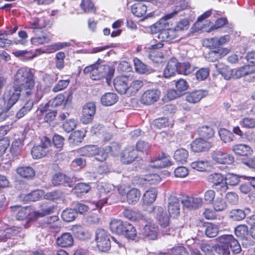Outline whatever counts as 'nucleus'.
I'll list each match as a JSON object with an SVG mask.
<instances>
[{
  "mask_svg": "<svg viewBox=\"0 0 255 255\" xmlns=\"http://www.w3.org/2000/svg\"><path fill=\"white\" fill-rule=\"evenodd\" d=\"M70 83L69 80H60L53 87L52 91L54 92H58L67 88Z\"/></svg>",
  "mask_w": 255,
  "mask_h": 255,
  "instance_id": "nucleus-63",
  "label": "nucleus"
},
{
  "mask_svg": "<svg viewBox=\"0 0 255 255\" xmlns=\"http://www.w3.org/2000/svg\"><path fill=\"white\" fill-rule=\"evenodd\" d=\"M84 137V133L81 130H76L73 132L70 136V140H72L74 143L81 142Z\"/></svg>",
  "mask_w": 255,
  "mask_h": 255,
  "instance_id": "nucleus-57",
  "label": "nucleus"
},
{
  "mask_svg": "<svg viewBox=\"0 0 255 255\" xmlns=\"http://www.w3.org/2000/svg\"><path fill=\"white\" fill-rule=\"evenodd\" d=\"M80 7L85 13L95 12L96 7L91 0H82Z\"/></svg>",
  "mask_w": 255,
  "mask_h": 255,
  "instance_id": "nucleus-39",
  "label": "nucleus"
},
{
  "mask_svg": "<svg viewBox=\"0 0 255 255\" xmlns=\"http://www.w3.org/2000/svg\"><path fill=\"white\" fill-rule=\"evenodd\" d=\"M77 215V212L74 209H66L61 214V217L66 222H70L74 221Z\"/></svg>",
  "mask_w": 255,
  "mask_h": 255,
  "instance_id": "nucleus-43",
  "label": "nucleus"
},
{
  "mask_svg": "<svg viewBox=\"0 0 255 255\" xmlns=\"http://www.w3.org/2000/svg\"><path fill=\"white\" fill-rule=\"evenodd\" d=\"M212 146V145L210 142L202 138H196L191 144V149L194 152L207 151Z\"/></svg>",
  "mask_w": 255,
  "mask_h": 255,
  "instance_id": "nucleus-11",
  "label": "nucleus"
},
{
  "mask_svg": "<svg viewBox=\"0 0 255 255\" xmlns=\"http://www.w3.org/2000/svg\"><path fill=\"white\" fill-rule=\"evenodd\" d=\"M212 158L215 162L219 164H231L234 161V158L232 155L220 150L213 151Z\"/></svg>",
  "mask_w": 255,
  "mask_h": 255,
  "instance_id": "nucleus-8",
  "label": "nucleus"
},
{
  "mask_svg": "<svg viewBox=\"0 0 255 255\" xmlns=\"http://www.w3.org/2000/svg\"><path fill=\"white\" fill-rule=\"evenodd\" d=\"M193 71L190 64L188 62H184L178 66V73L186 75L190 74Z\"/></svg>",
  "mask_w": 255,
  "mask_h": 255,
  "instance_id": "nucleus-55",
  "label": "nucleus"
},
{
  "mask_svg": "<svg viewBox=\"0 0 255 255\" xmlns=\"http://www.w3.org/2000/svg\"><path fill=\"white\" fill-rule=\"evenodd\" d=\"M209 74V69L207 68H202L200 69L196 73V76L198 80H204L206 79Z\"/></svg>",
  "mask_w": 255,
  "mask_h": 255,
  "instance_id": "nucleus-62",
  "label": "nucleus"
},
{
  "mask_svg": "<svg viewBox=\"0 0 255 255\" xmlns=\"http://www.w3.org/2000/svg\"><path fill=\"white\" fill-rule=\"evenodd\" d=\"M236 235L241 239H246L248 235V229L246 225H241L238 226L235 229Z\"/></svg>",
  "mask_w": 255,
  "mask_h": 255,
  "instance_id": "nucleus-45",
  "label": "nucleus"
},
{
  "mask_svg": "<svg viewBox=\"0 0 255 255\" xmlns=\"http://www.w3.org/2000/svg\"><path fill=\"white\" fill-rule=\"evenodd\" d=\"M158 233V226L153 223H148L144 226L143 234L149 240H156Z\"/></svg>",
  "mask_w": 255,
  "mask_h": 255,
  "instance_id": "nucleus-17",
  "label": "nucleus"
},
{
  "mask_svg": "<svg viewBox=\"0 0 255 255\" xmlns=\"http://www.w3.org/2000/svg\"><path fill=\"white\" fill-rule=\"evenodd\" d=\"M17 173L21 177L25 178H31L34 176L35 171L30 166H22L17 168Z\"/></svg>",
  "mask_w": 255,
  "mask_h": 255,
  "instance_id": "nucleus-35",
  "label": "nucleus"
},
{
  "mask_svg": "<svg viewBox=\"0 0 255 255\" xmlns=\"http://www.w3.org/2000/svg\"><path fill=\"white\" fill-rule=\"evenodd\" d=\"M232 150L235 154L242 156L248 155L252 152L250 146L243 144L234 145L232 147Z\"/></svg>",
  "mask_w": 255,
  "mask_h": 255,
  "instance_id": "nucleus-31",
  "label": "nucleus"
},
{
  "mask_svg": "<svg viewBox=\"0 0 255 255\" xmlns=\"http://www.w3.org/2000/svg\"><path fill=\"white\" fill-rule=\"evenodd\" d=\"M18 229L13 227L4 230L2 235L0 236V241L5 242L7 239L11 238L13 236L16 235L19 232Z\"/></svg>",
  "mask_w": 255,
  "mask_h": 255,
  "instance_id": "nucleus-46",
  "label": "nucleus"
},
{
  "mask_svg": "<svg viewBox=\"0 0 255 255\" xmlns=\"http://www.w3.org/2000/svg\"><path fill=\"white\" fill-rule=\"evenodd\" d=\"M34 35L31 38L30 41L32 44L39 45L48 43L50 40L49 36L42 30H39L37 32H33Z\"/></svg>",
  "mask_w": 255,
  "mask_h": 255,
  "instance_id": "nucleus-15",
  "label": "nucleus"
},
{
  "mask_svg": "<svg viewBox=\"0 0 255 255\" xmlns=\"http://www.w3.org/2000/svg\"><path fill=\"white\" fill-rule=\"evenodd\" d=\"M96 105L93 102L88 103L84 106L80 119L83 124L86 125L92 122L96 113Z\"/></svg>",
  "mask_w": 255,
  "mask_h": 255,
  "instance_id": "nucleus-7",
  "label": "nucleus"
},
{
  "mask_svg": "<svg viewBox=\"0 0 255 255\" xmlns=\"http://www.w3.org/2000/svg\"><path fill=\"white\" fill-rule=\"evenodd\" d=\"M191 166L198 171H204L208 168V162L207 160H198L192 162Z\"/></svg>",
  "mask_w": 255,
  "mask_h": 255,
  "instance_id": "nucleus-48",
  "label": "nucleus"
},
{
  "mask_svg": "<svg viewBox=\"0 0 255 255\" xmlns=\"http://www.w3.org/2000/svg\"><path fill=\"white\" fill-rule=\"evenodd\" d=\"M178 62L175 58L171 59L167 63L164 71V76L169 78L173 76L176 72H178Z\"/></svg>",
  "mask_w": 255,
  "mask_h": 255,
  "instance_id": "nucleus-21",
  "label": "nucleus"
},
{
  "mask_svg": "<svg viewBox=\"0 0 255 255\" xmlns=\"http://www.w3.org/2000/svg\"><path fill=\"white\" fill-rule=\"evenodd\" d=\"M219 244L230 248L235 254L241 252V247L238 241L231 235H224L217 238Z\"/></svg>",
  "mask_w": 255,
  "mask_h": 255,
  "instance_id": "nucleus-4",
  "label": "nucleus"
},
{
  "mask_svg": "<svg viewBox=\"0 0 255 255\" xmlns=\"http://www.w3.org/2000/svg\"><path fill=\"white\" fill-rule=\"evenodd\" d=\"M153 212L155 218L161 227L166 228L168 226L170 219L169 215L162 207L156 206L154 208Z\"/></svg>",
  "mask_w": 255,
  "mask_h": 255,
  "instance_id": "nucleus-9",
  "label": "nucleus"
},
{
  "mask_svg": "<svg viewBox=\"0 0 255 255\" xmlns=\"http://www.w3.org/2000/svg\"><path fill=\"white\" fill-rule=\"evenodd\" d=\"M143 82L141 80H136L133 81L128 86V92L131 96L134 95L143 86Z\"/></svg>",
  "mask_w": 255,
  "mask_h": 255,
  "instance_id": "nucleus-49",
  "label": "nucleus"
},
{
  "mask_svg": "<svg viewBox=\"0 0 255 255\" xmlns=\"http://www.w3.org/2000/svg\"><path fill=\"white\" fill-rule=\"evenodd\" d=\"M168 23L163 21V20H160L159 21L156 22L153 24L150 28L151 31L153 33L160 34L162 30L165 29V28L167 27Z\"/></svg>",
  "mask_w": 255,
  "mask_h": 255,
  "instance_id": "nucleus-50",
  "label": "nucleus"
},
{
  "mask_svg": "<svg viewBox=\"0 0 255 255\" xmlns=\"http://www.w3.org/2000/svg\"><path fill=\"white\" fill-rule=\"evenodd\" d=\"M240 124L245 128H255V119L252 118L246 117L240 122Z\"/></svg>",
  "mask_w": 255,
  "mask_h": 255,
  "instance_id": "nucleus-56",
  "label": "nucleus"
},
{
  "mask_svg": "<svg viewBox=\"0 0 255 255\" xmlns=\"http://www.w3.org/2000/svg\"><path fill=\"white\" fill-rule=\"evenodd\" d=\"M73 237L68 233H63L56 239V244L62 248L71 247L73 245Z\"/></svg>",
  "mask_w": 255,
  "mask_h": 255,
  "instance_id": "nucleus-20",
  "label": "nucleus"
},
{
  "mask_svg": "<svg viewBox=\"0 0 255 255\" xmlns=\"http://www.w3.org/2000/svg\"><path fill=\"white\" fill-rule=\"evenodd\" d=\"M160 91L156 89H150L144 92L141 96V102L144 105H151L156 102L159 98Z\"/></svg>",
  "mask_w": 255,
  "mask_h": 255,
  "instance_id": "nucleus-10",
  "label": "nucleus"
},
{
  "mask_svg": "<svg viewBox=\"0 0 255 255\" xmlns=\"http://www.w3.org/2000/svg\"><path fill=\"white\" fill-rule=\"evenodd\" d=\"M207 180L213 185H221L222 191H226L228 186L224 184L225 177L220 173H213L208 176Z\"/></svg>",
  "mask_w": 255,
  "mask_h": 255,
  "instance_id": "nucleus-19",
  "label": "nucleus"
},
{
  "mask_svg": "<svg viewBox=\"0 0 255 255\" xmlns=\"http://www.w3.org/2000/svg\"><path fill=\"white\" fill-rule=\"evenodd\" d=\"M168 212L170 216L174 217L177 216L180 213V204L178 199L175 196H171L169 198L168 205Z\"/></svg>",
  "mask_w": 255,
  "mask_h": 255,
  "instance_id": "nucleus-23",
  "label": "nucleus"
},
{
  "mask_svg": "<svg viewBox=\"0 0 255 255\" xmlns=\"http://www.w3.org/2000/svg\"><path fill=\"white\" fill-rule=\"evenodd\" d=\"M217 71L222 75V76L226 80L231 78H235V69H232L229 67L226 66L222 63H218L215 65Z\"/></svg>",
  "mask_w": 255,
  "mask_h": 255,
  "instance_id": "nucleus-14",
  "label": "nucleus"
},
{
  "mask_svg": "<svg viewBox=\"0 0 255 255\" xmlns=\"http://www.w3.org/2000/svg\"><path fill=\"white\" fill-rule=\"evenodd\" d=\"M115 88L120 94H125L128 90V77L121 76L117 77L114 81Z\"/></svg>",
  "mask_w": 255,
  "mask_h": 255,
  "instance_id": "nucleus-16",
  "label": "nucleus"
},
{
  "mask_svg": "<svg viewBox=\"0 0 255 255\" xmlns=\"http://www.w3.org/2000/svg\"><path fill=\"white\" fill-rule=\"evenodd\" d=\"M219 225L208 224L205 229L206 235L209 238L215 237L219 231Z\"/></svg>",
  "mask_w": 255,
  "mask_h": 255,
  "instance_id": "nucleus-42",
  "label": "nucleus"
},
{
  "mask_svg": "<svg viewBox=\"0 0 255 255\" xmlns=\"http://www.w3.org/2000/svg\"><path fill=\"white\" fill-rule=\"evenodd\" d=\"M133 63L135 70L139 74H149L154 71L152 69L148 68L138 58L133 59Z\"/></svg>",
  "mask_w": 255,
  "mask_h": 255,
  "instance_id": "nucleus-29",
  "label": "nucleus"
},
{
  "mask_svg": "<svg viewBox=\"0 0 255 255\" xmlns=\"http://www.w3.org/2000/svg\"><path fill=\"white\" fill-rule=\"evenodd\" d=\"M95 241L99 250L107 252L111 248L109 235L103 229H98L96 232Z\"/></svg>",
  "mask_w": 255,
  "mask_h": 255,
  "instance_id": "nucleus-3",
  "label": "nucleus"
},
{
  "mask_svg": "<svg viewBox=\"0 0 255 255\" xmlns=\"http://www.w3.org/2000/svg\"><path fill=\"white\" fill-rule=\"evenodd\" d=\"M52 183L54 186L67 184L69 187H73V179L62 173L56 174L52 177Z\"/></svg>",
  "mask_w": 255,
  "mask_h": 255,
  "instance_id": "nucleus-18",
  "label": "nucleus"
},
{
  "mask_svg": "<svg viewBox=\"0 0 255 255\" xmlns=\"http://www.w3.org/2000/svg\"><path fill=\"white\" fill-rule=\"evenodd\" d=\"M230 248L218 243L215 248V252L219 255H230Z\"/></svg>",
  "mask_w": 255,
  "mask_h": 255,
  "instance_id": "nucleus-64",
  "label": "nucleus"
},
{
  "mask_svg": "<svg viewBox=\"0 0 255 255\" xmlns=\"http://www.w3.org/2000/svg\"><path fill=\"white\" fill-rule=\"evenodd\" d=\"M179 36V33L174 28H165L160 34H158V38L162 41L169 42Z\"/></svg>",
  "mask_w": 255,
  "mask_h": 255,
  "instance_id": "nucleus-13",
  "label": "nucleus"
},
{
  "mask_svg": "<svg viewBox=\"0 0 255 255\" xmlns=\"http://www.w3.org/2000/svg\"><path fill=\"white\" fill-rule=\"evenodd\" d=\"M147 6L142 2L134 3L131 7V11L136 17H141L146 13Z\"/></svg>",
  "mask_w": 255,
  "mask_h": 255,
  "instance_id": "nucleus-30",
  "label": "nucleus"
},
{
  "mask_svg": "<svg viewBox=\"0 0 255 255\" xmlns=\"http://www.w3.org/2000/svg\"><path fill=\"white\" fill-rule=\"evenodd\" d=\"M53 210V208L44 205L42 206L41 211L34 212L33 214L35 218L42 217L45 215L51 214Z\"/></svg>",
  "mask_w": 255,
  "mask_h": 255,
  "instance_id": "nucleus-54",
  "label": "nucleus"
},
{
  "mask_svg": "<svg viewBox=\"0 0 255 255\" xmlns=\"http://www.w3.org/2000/svg\"><path fill=\"white\" fill-rule=\"evenodd\" d=\"M157 194V191L154 188H151L146 191L143 196L144 203L150 204L153 203L156 198Z\"/></svg>",
  "mask_w": 255,
  "mask_h": 255,
  "instance_id": "nucleus-36",
  "label": "nucleus"
},
{
  "mask_svg": "<svg viewBox=\"0 0 255 255\" xmlns=\"http://www.w3.org/2000/svg\"><path fill=\"white\" fill-rule=\"evenodd\" d=\"M43 195L44 192L42 190H37L24 195L23 197V201L26 202L35 201L39 200Z\"/></svg>",
  "mask_w": 255,
  "mask_h": 255,
  "instance_id": "nucleus-37",
  "label": "nucleus"
},
{
  "mask_svg": "<svg viewBox=\"0 0 255 255\" xmlns=\"http://www.w3.org/2000/svg\"><path fill=\"white\" fill-rule=\"evenodd\" d=\"M75 189L77 193L85 194L90 191L91 187L88 184L80 183L75 186Z\"/></svg>",
  "mask_w": 255,
  "mask_h": 255,
  "instance_id": "nucleus-59",
  "label": "nucleus"
},
{
  "mask_svg": "<svg viewBox=\"0 0 255 255\" xmlns=\"http://www.w3.org/2000/svg\"><path fill=\"white\" fill-rule=\"evenodd\" d=\"M33 106V101L32 100L28 101L22 108L16 113V117L20 119L23 117L32 109Z\"/></svg>",
  "mask_w": 255,
  "mask_h": 255,
  "instance_id": "nucleus-44",
  "label": "nucleus"
},
{
  "mask_svg": "<svg viewBox=\"0 0 255 255\" xmlns=\"http://www.w3.org/2000/svg\"><path fill=\"white\" fill-rule=\"evenodd\" d=\"M230 40V36L229 35H224L220 38L217 37L212 38L207 40L212 43V46L214 47H218L228 41Z\"/></svg>",
  "mask_w": 255,
  "mask_h": 255,
  "instance_id": "nucleus-47",
  "label": "nucleus"
},
{
  "mask_svg": "<svg viewBox=\"0 0 255 255\" xmlns=\"http://www.w3.org/2000/svg\"><path fill=\"white\" fill-rule=\"evenodd\" d=\"M199 133L203 137L209 138L214 135V131L212 128L208 126H204L200 128Z\"/></svg>",
  "mask_w": 255,
  "mask_h": 255,
  "instance_id": "nucleus-52",
  "label": "nucleus"
},
{
  "mask_svg": "<svg viewBox=\"0 0 255 255\" xmlns=\"http://www.w3.org/2000/svg\"><path fill=\"white\" fill-rule=\"evenodd\" d=\"M207 95L208 92L206 90H199L187 92L185 94V101L191 104H196Z\"/></svg>",
  "mask_w": 255,
  "mask_h": 255,
  "instance_id": "nucleus-12",
  "label": "nucleus"
},
{
  "mask_svg": "<svg viewBox=\"0 0 255 255\" xmlns=\"http://www.w3.org/2000/svg\"><path fill=\"white\" fill-rule=\"evenodd\" d=\"M171 165V162L168 157L163 154L151 160L150 166L153 168H163Z\"/></svg>",
  "mask_w": 255,
  "mask_h": 255,
  "instance_id": "nucleus-22",
  "label": "nucleus"
},
{
  "mask_svg": "<svg viewBox=\"0 0 255 255\" xmlns=\"http://www.w3.org/2000/svg\"><path fill=\"white\" fill-rule=\"evenodd\" d=\"M240 181L239 177L233 173H229L225 177L224 184L227 186L230 185L234 186L238 184Z\"/></svg>",
  "mask_w": 255,
  "mask_h": 255,
  "instance_id": "nucleus-51",
  "label": "nucleus"
},
{
  "mask_svg": "<svg viewBox=\"0 0 255 255\" xmlns=\"http://www.w3.org/2000/svg\"><path fill=\"white\" fill-rule=\"evenodd\" d=\"M65 53L63 52H59L55 56V67L58 69L61 70L64 67Z\"/></svg>",
  "mask_w": 255,
  "mask_h": 255,
  "instance_id": "nucleus-53",
  "label": "nucleus"
},
{
  "mask_svg": "<svg viewBox=\"0 0 255 255\" xmlns=\"http://www.w3.org/2000/svg\"><path fill=\"white\" fill-rule=\"evenodd\" d=\"M16 208L19 209L16 215V218L17 220H26V222L27 223L30 220L33 219L32 216L34 214L33 213L31 212L29 208H19L18 207Z\"/></svg>",
  "mask_w": 255,
  "mask_h": 255,
  "instance_id": "nucleus-26",
  "label": "nucleus"
},
{
  "mask_svg": "<svg viewBox=\"0 0 255 255\" xmlns=\"http://www.w3.org/2000/svg\"><path fill=\"white\" fill-rule=\"evenodd\" d=\"M150 145L148 142L144 141H138L136 143L137 150L147 154L149 151Z\"/></svg>",
  "mask_w": 255,
  "mask_h": 255,
  "instance_id": "nucleus-60",
  "label": "nucleus"
},
{
  "mask_svg": "<svg viewBox=\"0 0 255 255\" xmlns=\"http://www.w3.org/2000/svg\"><path fill=\"white\" fill-rule=\"evenodd\" d=\"M219 134L221 139L225 143L232 142L235 137L231 131L225 128H221L219 131Z\"/></svg>",
  "mask_w": 255,
  "mask_h": 255,
  "instance_id": "nucleus-41",
  "label": "nucleus"
},
{
  "mask_svg": "<svg viewBox=\"0 0 255 255\" xmlns=\"http://www.w3.org/2000/svg\"><path fill=\"white\" fill-rule=\"evenodd\" d=\"M35 85L34 70L22 67L16 72L12 89L5 92V99L7 100V105L13 106L19 98L20 93L23 92L27 96L33 94Z\"/></svg>",
  "mask_w": 255,
  "mask_h": 255,
  "instance_id": "nucleus-1",
  "label": "nucleus"
},
{
  "mask_svg": "<svg viewBox=\"0 0 255 255\" xmlns=\"http://www.w3.org/2000/svg\"><path fill=\"white\" fill-rule=\"evenodd\" d=\"M114 72L115 69L113 67L98 63L87 66L83 70V72L89 74L93 80H98L103 78L108 80L112 77Z\"/></svg>",
  "mask_w": 255,
  "mask_h": 255,
  "instance_id": "nucleus-2",
  "label": "nucleus"
},
{
  "mask_svg": "<svg viewBox=\"0 0 255 255\" xmlns=\"http://www.w3.org/2000/svg\"><path fill=\"white\" fill-rule=\"evenodd\" d=\"M227 207V204L222 198L218 197L213 204V207L215 211L220 212L224 210Z\"/></svg>",
  "mask_w": 255,
  "mask_h": 255,
  "instance_id": "nucleus-58",
  "label": "nucleus"
},
{
  "mask_svg": "<svg viewBox=\"0 0 255 255\" xmlns=\"http://www.w3.org/2000/svg\"><path fill=\"white\" fill-rule=\"evenodd\" d=\"M188 157V152L184 148L177 149L174 154L175 161L179 163L183 164L187 161Z\"/></svg>",
  "mask_w": 255,
  "mask_h": 255,
  "instance_id": "nucleus-34",
  "label": "nucleus"
},
{
  "mask_svg": "<svg viewBox=\"0 0 255 255\" xmlns=\"http://www.w3.org/2000/svg\"><path fill=\"white\" fill-rule=\"evenodd\" d=\"M251 213V210L246 208L244 210L237 209L231 210L229 213V217L234 221H241L246 216Z\"/></svg>",
  "mask_w": 255,
  "mask_h": 255,
  "instance_id": "nucleus-24",
  "label": "nucleus"
},
{
  "mask_svg": "<svg viewBox=\"0 0 255 255\" xmlns=\"http://www.w3.org/2000/svg\"><path fill=\"white\" fill-rule=\"evenodd\" d=\"M98 151V146L89 145L80 148L78 150V153L82 156L87 157L94 156Z\"/></svg>",
  "mask_w": 255,
  "mask_h": 255,
  "instance_id": "nucleus-32",
  "label": "nucleus"
},
{
  "mask_svg": "<svg viewBox=\"0 0 255 255\" xmlns=\"http://www.w3.org/2000/svg\"><path fill=\"white\" fill-rule=\"evenodd\" d=\"M110 229L113 233L128 237V224L126 222L113 219L110 223Z\"/></svg>",
  "mask_w": 255,
  "mask_h": 255,
  "instance_id": "nucleus-6",
  "label": "nucleus"
},
{
  "mask_svg": "<svg viewBox=\"0 0 255 255\" xmlns=\"http://www.w3.org/2000/svg\"><path fill=\"white\" fill-rule=\"evenodd\" d=\"M48 24V20L45 18H35L30 22V25L26 26L27 28L32 29L33 32H37L39 30L45 27Z\"/></svg>",
  "mask_w": 255,
  "mask_h": 255,
  "instance_id": "nucleus-25",
  "label": "nucleus"
},
{
  "mask_svg": "<svg viewBox=\"0 0 255 255\" xmlns=\"http://www.w3.org/2000/svg\"><path fill=\"white\" fill-rule=\"evenodd\" d=\"M50 145V140L46 136H43L41 139L39 145L34 146L31 150V155L33 158H40L46 155L47 148Z\"/></svg>",
  "mask_w": 255,
  "mask_h": 255,
  "instance_id": "nucleus-5",
  "label": "nucleus"
},
{
  "mask_svg": "<svg viewBox=\"0 0 255 255\" xmlns=\"http://www.w3.org/2000/svg\"><path fill=\"white\" fill-rule=\"evenodd\" d=\"M141 193L137 188H132L128 190V204H136L140 197Z\"/></svg>",
  "mask_w": 255,
  "mask_h": 255,
  "instance_id": "nucleus-40",
  "label": "nucleus"
},
{
  "mask_svg": "<svg viewBox=\"0 0 255 255\" xmlns=\"http://www.w3.org/2000/svg\"><path fill=\"white\" fill-rule=\"evenodd\" d=\"M101 103L105 106H111L118 101V97L116 94L107 93L101 97Z\"/></svg>",
  "mask_w": 255,
  "mask_h": 255,
  "instance_id": "nucleus-33",
  "label": "nucleus"
},
{
  "mask_svg": "<svg viewBox=\"0 0 255 255\" xmlns=\"http://www.w3.org/2000/svg\"><path fill=\"white\" fill-rule=\"evenodd\" d=\"M76 126V121L74 119H71L64 123L63 128L66 132H69L74 130Z\"/></svg>",
  "mask_w": 255,
  "mask_h": 255,
  "instance_id": "nucleus-61",
  "label": "nucleus"
},
{
  "mask_svg": "<svg viewBox=\"0 0 255 255\" xmlns=\"http://www.w3.org/2000/svg\"><path fill=\"white\" fill-rule=\"evenodd\" d=\"M116 144L112 146H106L103 148H99L98 147V151L94 156L96 160L100 162H104L108 157L109 152H113V148Z\"/></svg>",
  "mask_w": 255,
  "mask_h": 255,
  "instance_id": "nucleus-27",
  "label": "nucleus"
},
{
  "mask_svg": "<svg viewBox=\"0 0 255 255\" xmlns=\"http://www.w3.org/2000/svg\"><path fill=\"white\" fill-rule=\"evenodd\" d=\"M255 72V66L254 65H245L239 69H236L235 78H240Z\"/></svg>",
  "mask_w": 255,
  "mask_h": 255,
  "instance_id": "nucleus-28",
  "label": "nucleus"
},
{
  "mask_svg": "<svg viewBox=\"0 0 255 255\" xmlns=\"http://www.w3.org/2000/svg\"><path fill=\"white\" fill-rule=\"evenodd\" d=\"M73 231L76 238L81 240L90 239V234L81 226H76L73 228Z\"/></svg>",
  "mask_w": 255,
  "mask_h": 255,
  "instance_id": "nucleus-38",
  "label": "nucleus"
}]
</instances>
